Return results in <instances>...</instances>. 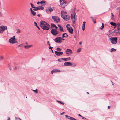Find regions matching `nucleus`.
I'll return each instance as SVG.
<instances>
[{"instance_id":"obj_1","label":"nucleus","mask_w":120,"mask_h":120,"mask_svg":"<svg viewBox=\"0 0 120 120\" xmlns=\"http://www.w3.org/2000/svg\"><path fill=\"white\" fill-rule=\"evenodd\" d=\"M41 27L44 30H47L49 28L50 26L46 22L43 21H41L40 22Z\"/></svg>"},{"instance_id":"obj_2","label":"nucleus","mask_w":120,"mask_h":120,"mask_svg":"<svg viewBox=\"0 0 120 120\" xmlns=\"http://www.w3.org/2000/svg\"><path fill=\"white\" fill-rule=\"evenodd\" d=\"M61 16L63 19L66 21H68L70 19L69 15H67V12H64V11H62L61 13Z\"/></svg>"},{"instance_id":"obj_3","label":"nucleus","mask_w":120,"mask_h":120,"mask_svg":"<svg viewBox=\"0 0 120 120\" xmlns=\"http://www.w3.org/2000/svg\"><path fill=\"white\" fill-rule=\"evenodd\" d=\"M15 36H13L12 38H10L9 40V42L10 43L12 44L17 43L18 42V41L16 40L15 39Z\"/></svg>"},{"instance_id":"obj_4","label":"nucleus","mask_w":120,"mask_h":120,"mask_svg":"<svg viewBox=\"0 0 120 120\" xmlns=\"http://www.w3.org/2000/svg\"><path fill=\"white\" fill-rule=\"evenodd\" d=\"M66 27L69 32L71 34L73 33V30L71 26L69 24H67L66 25Z\"/></svg>"},{"instance_id":"obj_5","label":"nucleus","mask_w":120,"mask_h":120,"mask_svg":"<svg viewBox=\"0 0 120 120\" xmlns=\"http://www.w3.org/2000/svg\"><path fill=\"white\" fill-rule=\"evenodd\" d=\"M7 27L6 26L1 25L0 26V33H2L5 30H7Z\"/></svg>"},{"instance_id":"obj_6","label":"nucleus","mask_w":120,"mask_h":120,"mask_svg":"<svg viewBox=\"0 0 120 120\" xmlns=\"http://www.w3.org/2000/svg\"><path fill=\"white\" fill-rule=\"evenodd\" d=\"M110 39L111 43L112 44H115L117 42V38H111Z\"/></svg>"},{"instance_id":"obj_7","label":"nucleus","mask_w":120,"mask_h":120,"mask_svg":"<svg viewBox=\"0 0 120 120\" xmlns=\"http://www.w3.org/2000/svg\"><path fill=\"white\" fill-rule=\"evenodd\" d=\"M50 32L54 36L58 34V32L56 29H52Z\"/></svg>"},{"instance_id":"obj_8","label":"nucleus","mask_w":120,"mask_h":120,"mask_svg":"<svg viewBox=\"0 0 120 120\" xmlns=\"http://www.w3.org/2000/svg\"><path fill=\"white\" fill-rule=\"evenodd\" d=\"M76 15L75 12H74L72 14H71V18L73 22L75 23V15Z\"/></svg>"},{"instance_id":"obj_9","label":"nucleus","mask_w":120,"mask_h":120,"mask_svg":"<svg viewBox=\"0 0 120 120\" xmlns=\"http://www.w3.org/2000/svg\"><path fill=\"white\" fill-rule=\"evenodd\" d=\"M61 39H62L61 37H57L54 39V41L56 42L60 43L62 41H61Z\"/></svg>"},{"instance_id":"obj_10","label":"nucleus","mask_w":120,"mask_h":120,"mask_svg":"<svg viewBox=\"0 0 120 120\" xmlns=\"http://www.w3.org/2000/svg\"><path fill=\"white\" fill-rule=\"evenodd\" d=\"M60 2L61 5L63 8H64L66 6V3L63 0H60Z\"/></svg>"},{"instance_id":"obj_11","label":"nucleus","mask_w":120,"mask_h":120,"mask_svg":"<svg viewBox=\"0 0 120 120\" xmlns=\"http://www.w3.org/2000/svg\"><path fill=\"white\" fill-rule=\"evenodd\" d=\"M64 65L65 66H70L73 67H74L76 66V65H75L74 66L71 63L68 62H65L64 63Z\"/></svg>"},{"instance_id":"obj_12","label":"nucleus","mask_w":120,"mask_h":120,"mask_svg":"<svg viewBox=\"0 0 120 120\" xmlns=\"http://www.w3.org/2000/svg\"><path fill=\"white\" fill-rule=\"evenodd\" d=\"M52 18L53 19L54 21L56 22H58L60 21V19L57 16H53L52 17Z\"/></svg>"},{"instance_id":"obj_13","label":"nucleus","mask_w":120,"mask_h":120,"mask_svg":"<svg viewBox=\"0 0 120 120\" xmlns=\"http://www.w3.org/2000/svg\"><path fill=\"white\" fill-rule=\"evenodd\" d=\"M46 12L48 13H49L53 11V9L51 7H49L46 9Z\"/></svg>"},{"instance_id":"obj_14","label":"nucleus","mask_w":120,"mask_h":120,"mask_svg":"<svg viewBox=\"0 0 120 120\" xmlns=\"http://www.w3.org/2000/svg\"><path fill=\"white\" fill-rule=\"evenodd\" d=\"M55 54L57 56H59L62 55L63 54V52H58L57 51H55Z\"/></svg>"},{"instance_id":"obj_15","label":"nucleus","mask_w":120,"mask_h":120,"mask_svg":"<svg viewBox=\"0 0 120 120\" xmlns=\"http://www.w3.org/2000/svg\"><path fill=\"white\" fill-rule=\"evenodd\" d=\"M60 71V70L57 69H54L52 70L51 71V73L53 74V73H56V72H59Z\"/></svg>"},{"instance_id":"obj_16","label":"nucleus","mask_w":120,"mask_h":120,"mask_svg":"<svg viewBox=\"0 0 120 120\" xmlns=\"http://www.w3.org/2000/svg\"><path fill=\"white\" fill-rule=\"evenodd\" d=\"M68 35L66 33H64L63 34L62 36V38H68Z\"/></svg>"},{"instance_id":"obj_17","label":"nucleus","mask_w":120,"mask_h":120,"mask_svg":"<svg viewBox=\"0 0 120 120\" xmlns=\"http://www.w3.org/2000/svg\"><path fill=\"white\" fill-rule=\"evenodd\" d=\"M40 3L42 4V6L45 5L46 4V2L45 1L43 0L41 1Z\"/></svg>"},{"instance_id":"obj_18","label":"nucleus","mask_w":120,"mask_h":120,"mask_svg":"<svg viewBox=\"0 0 120 120\" xmlns=\"http://www.w3.org/2000/svg\"><path fill=\"white\" fill-rule=\"evenodd\" d=\"M58 26L59 28V30L60 31L62 32H64V30L63 27H61V26L60 25H58Z\"/></svg>"},{"instance_id":"obj_19","label":"nucleus","mask_w":120,"mask_h":120,"mask_svg":"<svg viewBox=\"0 0 120 120\" xmlns=\"http://www.w3.org/2000/svg\"><path fill=\"white\" fill-rule=\"evenodd\" d=\"M32 46L33 45H25L24 46V48L26 49H28L29 48L32 47Z\"/></svg>"},{"instance_id":"obj_20","label":"nucleus","mask_w":120,"mask_h":120,"mask_svg":"<svg viewBox=\"0 0 120 120\" xmlns=\"http://www.w3.org/2000/svg\"><path fill=\"white\" fill-rule=\"evenodd\" d=\"M63 60L64 61H67L70 60L71 58L70 57H69L67 58H63Z\"/></svg>"},{"instance_id":"obj_21","label":"nucleus","mask_w":120,"mask_h":120,"mask_svg":"<svg viewBox=\"0 0 120 120\" xmlns=\"http://www.w3.org/2000/svg\"><path fill=\"white\" fill-rule=\"evenodd\" d=\"M66 52H69L70 54H72V50L70 49H66Z\"/></svg>"},{"instance_id":"obj_22","label":"nucleus","mask_w":120,"mask_h":120,"mask_svg":"<svg viewBox=\"0 0 120 120\" xmlns=\"http://www.w3.org/2000/svg\"><path fill=\"white\" fill-rule=\"evenodd\" d=\"M51 27H55V29H56V30H57V29L58 28L57 27L55 24H54L52 23L51 24Z\"/></svg>"},{"instance_id":"obj_23","label":"nucleus","mask_w":120,"mask_h":120,"mask_svg":"<svg viewBox=\"0 0 120 120\" xmlns=\"http://www.w3.org/2000/svg\"><path fill=\"white\" fill-rule=\"evenodd\" d=\"M86 22H85L84 21L83 22V24L82 25V30L84 31L85 30V24Z\"/></svg>"},{"instance_id":"obj_24","label":"nucleus","mask_w":120,"mask_h":120,"mask_svg":"<svg viewBox=\"0 0 120 120\" xmlns=\"http://www.w3.org/2000/svg\"><path fill=\"white\" fill-rule=\"evenodd\" d=\"M117 30H119L120 29V25L119 23H117Z\"/></svg>"},{"instance_id":"obj_25","label":"nucleus","mask_w":120,"mask_h":120,"mask_svg":"<svg viewBox=\"0 0 120 120\" xmlns=\"http://www.w3.org/2000/svg\"><path fill=\"white\" fill-rule=\"evenodd\" d=\"M33 9V10L34 11H38L39 10V9L38 7H35V8Z\"/></svg>"},{"instance_id":"obj_26","label":"nucleus","mask_w":120,"mask_h":120,"mask_svg":"<svg viewBox=\"0 0 120 120\" xmlns=\"http://www.w3.org/2000/svg\"><path fill=\"white\" fill-rule=\"evenodd\" d=\"M34 25L35 26H36L38 28L39 30H40V28L38 27V26L37 25V23L36 22H34Z\"/></svg>"},{"instance_id":"obj_27","label":"nucleus","mask_w":120,"mask_h":120,"mask_svg":"<svg viewBox=\"0 0 120 120\" xmlns=\"http://www.w3.org/2000/svg\"><path fill=\"white\" fill-rule=\"evenodd\" d=\"M116 49H114L113 48H112L110 50V52H112L114 51H116Z\"/></svg>"},{"instance_id":"obj_28","label":"nucleus","mask_w":120,"mask_h":120,"mask_svg":"<svg viewBox=\"0 0 120 120\" xmlns=\"http://www.w3.org/2000/svg\"><path fill=\"white\" fill-rule=\"evenodd\" d=\"M31 13L34 16L36 14V12L34 11H32V12H31Z\"/></svg>"},{"instance_id":"obj_29","label":"nucleus","mask_w":120,"mask_h":120,"mask_svg":"<svg viewBox=\"0 0 120 120\" xmlns=\"http://www.w3.org/2000/svg\"><path fill=\"white\" fill-rule=\"evenodd\" d=\"M110 24L111 25L114 26L116 23L113 22H110Z\"/></svg>"},{"instance_id":"obj_30","label":"nucleus","mask_w":120,"mask_h":120,"mask_svg":"<svg viewBox=\"0 0 120 120\" xmlns=\"http://www.w3.org/2000/svg\"><path fill=\"white\" fill-rule=\"evenodd\" d=\"M38 7H39V10L40 9L43 10L44 9V7L41 6H38Z\"/></svg>"},{"instance_id":"obj_31","label":"nucleus","mask_w":120,"mask_h":120,"mask_svg":"<svg viewBox=\"0 0 120 120\" xmlns=\"http://www.w3.org/2000/svg\"><path fill=\"white\" fill-rule=\"evenodd\" d=\"M31 90L35 92L37 94L38 93V90L37 89H36L35 90Z\"/></svg>"},{"instance_id":"obj_32","label":"nucleus","mask_w":120,"mask_h":120,"mask_svg":"<svg viewBox=\"0 0 120 120\" xmlns=\"http://www.w3.org/2000/svg\"><path fill=\"white\" fill-rule=\"evenodd\" d=\"M81 49L80 48H79V49H78L77 51V53L79 52H80L81 51Z\"/></svg>"},{"instance_id":"obj_33","label":"nucleus","mask_w":120,"mask_h":120,"mask_svg":"<svg viewBox=\"0 0 120 120\" xmlns=\"http://www.w3.org/2000/svg\"><path fill=\"white\" fill-rule=\"evenodd\" d=\"M56 101L58 102V103H60V104H62L63 105L64 104V103L62 102L61 101H60L57 100Z\"/></svg>"},{"instance_id":"obj_34","label":"nucleus","mask_w":120,"mask_h":120,"mask_svg":"<svg viewBox=\"0 0 120 120\" xmlns=\"http://www.w3.org/2000/svg\"><path fill=\"white\" fill-rule=\"evenodd\" d=\"M102 26H101L100 28V29L101 30L103 29L104 26V23H102Z\"/></svg>"},{"instance_id":"obj_35","label":"nucleus","mask_w":120,"mask_h":120,"mask_svg":"<svg viewBox=\"0 0 120 120\" xmlns=\"http://www.w3.org/2000/svg\"><path fill=\"white\" fill-rule=\"evenodd\" d=\"M63 60V58H61L59 59H58V61L59 62H61V61Z\"/></svg>"},{"instance_id":"obj_36","label":"nucleus","mask_w":120,"mask_h":120,"mask_svg":"<svg viewBox=\"0 0 120 120\" xmlns=\"http://www.w3.org/2000/svg\"><path fill=\"white\" fill-rule=\"evenodd\" d=\"M56 50H57V51H61V49L58 47H57V48Z\"/></svg>"},{"instance_id":"obj_37","label":"nucleus","mask_w":120,"mask_h":120,"mask_svg":"<svg viewBox=\"0 0 120 120\" xmlns=\"http://www.w3.org/2000/svg\"><path fill=\"white\" fill-rule=\"evenodd\" d=\"M92 20L94 23H96V20L95 19L93 18Z\"/></svg>"},{"instance_id":"obj_38","label":"nucleus","mask_w":120,"mask_h":120,"mask_svg":"<svg viewBox=\"0 0 120 120\" xmlns=\"http://www.w3.org/2000/svg\"><path fill=\"white\" fill-rule=\"evenodd\" d=\"M118 30L117 29V30H114L115 33H117L119 32Z\"/></svg>"},{"instance_id":"obj_39","label":"nucleus","mask_w":120,"mask_h":120,"mask_svg":"<svg viewBox=\"0 0 120 120\" xmlns=\"http://www.w3.org/2000/svg\"><path fill=\"white\" fill-rule=\"evenodd\" d=\"M30 4L31 5V6L32 8H35L34 6V5L32 3H30Z\"/></svg>"},{"instance_id":"obj_40","label":"nucleus","mask_w":120,"mask_h":120,"mask_svg":"<svg viewBox=\"0 0 120 120\" xmlns=\"http://www.w3.org/2000/svg\"><path fill=\"white\" fill-rule=\"evenodd\" d=\"M3 58V56H0V60H2Z\"/></svg>"},{"instance_id":"obj_41","label":"nucleus","mask_w":120,"mask_h":120,"mask_svg":"<svg viewBox=\"0 0 120 120\" xmlns=\"http://www.w3.org/2000/svg\"><path fill=\"white\" fill-rule=\"evenodd\" d=\"M15 119L16 120H20V119L19 118H17L16 117H15Z\"/></svg>"},{"instance_id":"obj_42","label":"nucleus","mask_w":120,"mask_h":120,"mask_svg":"<svg viewBox=\"0 0 120 120\" xmlns=\"http://www.w3.org/2000/svg\"><path fill=\"white\" fill-rule=\"evenodd\" d=\"M47 44L48 45H49V46H50V45L49 43V41H47Z\"/></svg>"},{"instance_id":"obj_43","label":"nucleus","mask_w":120,"mask_h":120,"mask_svg":"<svg viewBox=\"0 0 120 120\" xmlns=\"http://www.w3.org/2000/svg\"><path fill=\"white\" fill-rule=\"evenodd\" d=\"M114 28H115L117 26V23L114 26Z\"/></svg>"},{"instance_id":"obj_44","label":"nucleus","mask_w":120,"mask_h":120,"mask_svg":"<svg viewBox=\"0 0 120 120\" xmlns=\"http://www.w3.org/2000/svg\"><path fill=\"white\" fill-rule=\"evenodd\" d=\"M53 48L52 47H51L50 46H50H49V49H50L51 50H52V48Z\"/></svg>"},{"instance_id":"obj_45","label":"nucleus","mask_w":120,"mask_h":120,"mask_svg":"<svg viewBox=\"0 0 120 120\" xmlns=\"http://www.w3.org/2000/svg\"><path fill=\"white\" fill-rule=\"evenodd\" d=\"M18 31L17 32V33H18V32H19L20 33V30H19V29H18Z\"/></svg>"},{"instance_id":"obj_46","label":"nucleus","mask_w":120,"mask_h":120,"mask_svg":"<svg viewBox=\"0 0 120 120\" xmlns=\"http://www.w3.org/2000/svg\"><path fill=\"white\" fill-rule=\"evenodd\" d=\"M115 33L114 30V31H113L112 32H109V33H110L111 34H112V33Z\"/></svg>"},{"instance_id":"obj_47","label":"nucleus","mask_w":120,"mask_h":120,"mask_svg":"<svg viewBox=\"0 0 120 120\" xmlns=\"http://www.w3.org/2000/svg\"><path fill=\"white\" fill-rule=\"evenodd\" d=\"M65 113V112H63L62 113H61L60 114L61 115H62L64 114Z\"/></svg>"},{"instance_id":"obj_48","label":"nucleus","mask_w":120,"mask_h":120,"mask_svg":"<svg viewBox=\"0 0 120 120\" xmlns=\"http://www.w3.org/2000/svg\"><path fill=\"white\" fill-rule=\"evenodd\" d=\"M74 37L75 38H76V35H75L74 36Z\"/></svg>"},{"instance_id":"obj_49","label":"nucleus","mask_w":120,"mask_h":120,"mask_svg":"<svg viewBox=\"0 0 120 120\" xmlns=\"http://www.w3.org/2000/svg\"><path fill=\"white\" fill-rule=\"evenodd\" d=\"M111 14L112 16V17H113L114 16V15L112 13V12L111 13Z\"/></svg>"},{"instance_id":"obj_50","label":"nucleus","mask_w":120,"mask_h":120,"mask_svg":"<svg viewBox=\"0 0 120 120\" xmlns=\"http://www.w3.org/2000/svg\"><path fill=\"white\" fill-rule=\"evenodd\" d=\"M22 45V44H20L19 45L18 47H21Z\"/></svg>"},{"instance_id":"obj_51","label":"nucleus","mask_w":120,"mask_h":120,"mask_svg":"<svg viewBox=\"0 0 120 120\" xmlns=\"http://www.w3.org/2000/svg\"><path fill=\"white\" fill-rule=\"evenodd\" d=\"M7 120H10V117H8V119Z\"/></svg>"},{"instance_id":"obj_52","label":"nucleus","mask_w":120,"mask_h":120,"mask_svg":"<svg viewBox=\"0 0 120 120\" xmlns=\"http://www.w3.org/2000/svg\"><path fill=\"white\" fill-rule=\"evenodd\" d=\"M30 9V10L31 12H32V11H33L32 10V9L31 8Z\"/></svg>"},{"instance_id":"obj_53","label":"nucleus","mask_w":120,"mask_h":120,"mask_svg":"<svg viewBox=\"0 0 120 120\" xmlns=\"http://www.w3.org/2000/svg\"><path fill=\"white\" fill-rule=\"evenodd\" d=\"M2 16V14L1 12H0V16Z\"/></svg>"},{"instance_id":"obj_54","label":"nucleus","mask_w":120,"mask_h":120,"mask_svg":"<svg viewBox=\"0 0 120 120\" xmlns=\"http://www.w3.org/2000/svg\"><path fill=\"white\" fill-rule=\"evenodd\" d=\"M108 108L109 109L110 108V106H108Z\"/></svg>"},{"instance_id":"obj_55","label":"nucleus","mask_w":120,"mask_h":120,"mask_svg":"<svg viewBox=\"0 0 120 120\" xmlns=\"http://www.w3.org/2000/svg\"><path fill=\"white\" fill-rule=\"evenodd\" d=\"M38 16L39 17H40V14H38Z\"/></svg>"},{"instance_id":"obj_56","label":"nucleus","mask_w":120,"mask_h":120,"mask_svg":"<svg viewBox=\"0 0 120 120\" xmlns=\"http://www.w3.org/2000/svg\"><path fill=\"white\" fill-rule=\"evenodd\" d=\"M78 116H80L81 117H82V116L80 114H78Z\"/></svg>"},{"instance_id":"obj_57","label":"nucleus","mask_w":120,"mask_h":120,"mask_svg":"<svg viewBox=\"0 0 120 120\" xmlns=\"http://www.w3.org/2000/svg\"><path fill=\"white\" fill-rule=\"evenodd\" d=\"M82 42H80L79 43V44L80 45H81L82 44Z\"/></svg>"},{"instance_id":"obj_58","label":"nucleus","mask_w":120,"mask_h":120,"mask_svg":"<svg viewBox=\"0 0 120 120\" xmlns=\"http://www.w3.org/2000/svg\"><path fill=\"white\" fill-rule=\"evenodd\" d=\"M82 118L83 119H86V118H85V117H83Z\"/></svg>"},{"instance_id":"obj_59","label":"nucleus","mask_w":120,"mask_h":120,"mask_svg":"<svg viewBox=\"0 0 120 120\" xmlns=\"http://www.w3.org/2000/svg\"><path fill=\"white\" fill-rule=\"evenodd\" d=\"M62 39H61V41H62V40H65L64 39H63L62 38Z\"/></svg>"},{"instance_id":"obj_60","label":"nucleus","mask_w":120,"mask_h":120,"mask_svg":"<svg viewBox=\"0 0 120 120\" xmlns=\"http://www.w3.org/2000/svg\"><path fill=\"white\" fill-rule=\"evenodd\" d=\"M39 3H40V2H38L37 3V4H38Z\"/></svg>"},{"instance_id":"obj_61","label":"nucleus","mask_w":120,"mask_h":120,"mask_svg":"<svg viewBox=\"0 0 120 120\" xmlns=\"http://www.w3.org/2000/svg\"><path fill=\"white\" fill-rule=\"evenodd\" d=\"M26 44H27V45H28V43L27 42H26Z\"/></svg>"},{"instance_id":"obj_62","label":"nucleus","mask_w":120,"mask_h":120,"mask_svg":"<svg viewBox=\"0 0 120 120\" xmlns=\"http://www.w3.org/2000/svg\"><path fill=\"white\" fill-rule=\"evenodd\" d=\"M75 34H77V31H75Z\"/></svg>"},{"instance_id":"obj_63","label":"nucleus","mask_w":120,"mask_h":120,"mask_svg":"<svg viewBox=\"0 0 120 120\" xmlns=\"http://www.w3.org/2000/svg\"><path fill=\"white\" fill-rule=\"evenodd\" d=\"M51 50V51H52V52L53 53V50H52H52Z\"/></svg>"},{"instance_id":"obj_64","label":"nucleus","mask_w":120,"mask_h":120,"mask_svg":"<svg viewBox=\"0 0 120 120\" xmlns=\"http://www.w3.org/2000/svg\"><path fill=\"white\" fill-rule=\"evenodd\" d=\"M66 54H68V53H67V52H66Z\"/></svg>"}]
</instances>
